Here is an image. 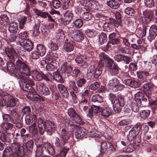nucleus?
<instances>
[{
	"instance_id": "f704fd0d",
	"label": "nucleus",
	"mask_w": 157,
	"mask_h": 157,
	"mask_svg": "<svg viewBox=\"0 0 157 157\" xmlns=\"http://www.w3.org/2000/svg\"><path fill=\"white\" fill-rule=\"evenodd\" d=\"M14 84L12 82H6L2 85V87L3 90L5 91L8 90L11 91L13 90Z\"/></svg>"
},
{
	"instance_id": "4468645a",
	"label": "nucleus",
	"mask_w": 157,
	"mask_h": 157,
	"mask_svg": "<svg viewBox=\"0 0 157 157\" xmlns=\"http://www.w3.org/2000/svg\"><path fill=\"white\" fill-rule=\"evenodd\" d=\"M137 77L140 83L144 82H148L150 81V74L149 72L146 71H140L137 72Z\"/></svg>"
},
{
	"instance_id": "a878e982",
	"label": "nucleus",
	"mask_w": 157,
	"mask_h": 157,
	"mask_svg": "<svg viewBox=\"0 0 157 157\" xmlns=\"http://www.w3.org/2000/svg\"><path fill=\"white\" fill-rule=\"evenodd\" d=\"M122 3L121 0H112L107 2V5L113 9L118 8Z\"/></svg>"
},
{
	"instance_id": "8fccbe9b",
	"label": "nucleus",
	"mask_w": 157,
	"mask_h": 157,
	"mask_svg": "<svg viewBox=\"0 0 157 157\" xmlns=\"http://www.w3.org/2000/svg\"><path fill=\"white\" fill-rule=\"evenodd\" d=\"M141 127V124L140 123H137L132 127L131 130L138 135L140 132Z\"/></svg>"
},
{
	"instance_id": "4d7b16f0",
	"label": "nucleus",
	"mask_w": 157,
	"mask_h": 157,
	"mask_svg": "<svg viewBox=\"0 0 157 157\" xmlns=\"http://www.w3.org/2000/svg\"><path fill=\"white\" fill-rule=\"evenodd\" d=\"M139 105L136 102L133 101L131 103V108L132 111L135 113H137L139 110Z\"/></svg>"
},
{
	"instance_id": "f03ea898",
	"label": "nucleus",
	"mask_w": 157,
	"mask_h": 157,
	"mask_svg": "<svg viewBox=\"0 0 157 157\" xmlns=\"http://www.w3.org/2000/svg\"><path fill=\"white\" fill-rule=\"evenodd\" d=\"M144 92L139 91L135 94L134 100L140 105H149L152 104V100L154 98V93L152 84L147 82L143 85Z\"/></svg>"
},
{
	"instance_id": "ddd939ff",
	"label": "nucleus",
	"mask_w": 157,
	"mask_h": 157,
	"mask_svg": "<svg viewBox=\"0 0 157 157\" xmlns=\"http://www.w3.org/2000/svg\"><path fill=\"white\" fill-rule=\"evenodd\" d=\"M107 85L115 89V90L117 91L122 90L125 87L124 85L121 83L119 80L116 77H114L109 80Z\"/></svg>"
},
{
	"instance_id": "20e7f679",
	"label": "nucleus",
	"mask_w": 157,
	"mask_h": 157,
	"mask_svg": "<svg viewBox=\"0 0 157 157\" xmlns=\"http://www.w3.org/2000/svg\"><path fill=\"white\" fill-rule=\"evenodd\" d=\"M5 52L8 57L9 61L6 64V67L8 71L14 74L15 76L17 75V72L18 71L17 70L16 67L15 63L17 59V54L14 49L12 47H7L5 49Z\"/></svg>"
},
{
	"instance_id": "a18cd8bd",
	"label": "nucleus",
	"mask_w": 157,
	"mask_h": 157,
	"mask_svg": "<svg viewBox=\"0 0 157 157\" xmlns=\"http://www.w3.org/2000/svg\"><path fill=\"white\" fill-rule=\"evenodd\" d=\"M137 136L135 132L131 130L127 135V141L129 142H132L135 139Z\"/></svg>"
},
{
	"instance_id": "58836bf2",
	"label": "nucleus",
	"mask_w": 157,
	"mask_h": 157,
	"mask_svg": "<svg viewBox=\"0 0 157 157\" xmlns=\"http://www.w3.org/2000/svg\"><path fill=\"white\" fill-rule=\"evenodd\" d=\"M119 42V40H110L108 42L107 44L102 48V49L103 51L106 52L108 50L109 47L111 46L110 44H112V45H117Z\"/></svg>"
},
{
	"instance_id": "a19ab883",
	"label": "nucleus",
	"mask_w": 157,
	"mask_h": 157,
	"mask_svg": "<svg viewBox=\"0 0 157 157\" xmlns=\"http://www.w3.org/2000/svg\"><path fill=\"white\" fill-rule=\"evenodd\" d=\"M25 148L26 151L31 153L33 150L34 144L33 141L32 140H30L25 142Z\"/></svg>"
},
{
	"instance_id": "49530a36",
	"label": "nucleus",
	"mask_w": 157,
	"mask_h": 157,
	"mask_svg": "<svg viewBox=\"0 0 157 157\" xmlns=\"http://www.w3.org/2000/svg\"><path fill=\"white\" fill-rule=\"evenodd\" d=\"M31 93L30 94H28L27 97L29 99L33 101H39L40 100V96L36 94V91L35 93Z\"/></svg>"
},
{
	"instance_id": "680f3d73",
	"label": "nucleus",
	"mask_w": 157,
	"mask_h": 157,
	"mask_svg": "<svg viewBox=\"0 0 157 157\" xmlns=\"http://www.w3.org/2000/svg\"><path fill=\"white\" fill-rule=\"evenodd\" d=\"M85 33L89 38H92L95 36V32L93 30L87 29L85 30Z\"/></svg>"
},
{
	"instance_id": "c85d7f7f",
	"label": "nucleus",
	"mask_w": 157,
	"mask_h": 157,
	"mask_svg": "<svg viewBox=\"0 0 157 157\" xmlns=\"http://www.w3.org/2000/svg\"><path fill=\"white\" fill-rule=\"evenodd\" d=\"M61 69L65 73L69 74L72 72L73 67L68 65L67 62H65L61 65Z\"/></svg>"
},
{
	"instance_id": "0eeeda50",
	"label": "nucleus",
	"mask_w": 157,
	"mask_h": 157,
	"mask_svg": "<svg viewBox=\"0 0 157 157\" xmlns=\"http://www.w3.org/2000/svg\"><path fill=\"white\" fill-rule=\"evenodd\" d=\"M16 65L17 68V75L20 72L26 76L31 75V72L29 67L26 63L19 59H17L16 61Z\"/></svg>"
},
{
	"instance_id": "412c9836",
	"label": "nucleus",
	"mask_w": 157,
	"mask_h": 157,
	"mask_svg": "<svg viewBox=\"0 0 157 157\" xmlns=\"http://www.w3.org/2000/svg\"><path fill=\"white\" fill-rule=\"evenodd\" d=\"M100 62V60L99 61L98 67L95 68L94 65L92 66V70L93 71V78H98L101 76L102 72V68L104 67L99 66Z\"/></svg>"
},
{
	"instance_id": "774afa93",
	"label": "nucleus",
	"mask_w": 157,
	"mask_h": 157,
	"mask_svg": "<svg viewBox=\"0 0 157 157\" xmlns=\"http://www.w3.org/2000/svg\"><path fill=\"white\" fill-rule=\"evenodd\" d=\"M72 73L73 76L76 78H80V76L82 74L81 71L77 68H75L73 70H72Z\"/></svg>"
},
{
	"instance_id": "39448f33",
	"label": "nucleus",
	"mask_w": 157,
	"mask_h": 157,
	"mask_svg": "<svg viewBox=\"0 0 157 157\" xmlns=\"http://www.w3.org/2000/svg\"><path fill=\"white\" fill-rule=\"evenodd\" d=\"M35 144L37 149L35 157H41V155L44 154L45 151L51 155H53L55 153V149L52 145L49 142H43L42 138H36Z\"/></svg>"
},
{
	"instance_id": "dca6fc26",
	"label": "nucleus",
	"mask_w": 157,
	"mask_h": 157,
	"mask_svg": "<svg viewBox=\"0 0 157 157\" xmlns=\"http://www.w3.org/2000/svg\"><path fill=\"white\" fill-rule=\"evenodd\" d=\"M37 120L36 115L35 114L33 113L30 115H26L25 116L26 124L28 125H31L29 127H35L36 125Z\"/></svg>"
},
{
	"instance_id": "7c9ffc66",
	"label": "nucleus",
	"mask_w": 157,
	"mask_h": 157,
	"mask_svg": "<svg viewBox=\"0 0 157 157\" xmlns=\"http://www.w3.org/2000/svg\"><path fill=\"white\" fill-rule=\"evenodd\" d=\"M89 136L90 137L100 138L102 136V133L98 130L92 129L89 132Z\"/></svg>"
},
{
	"instance_id": "2eb2a0df",
	"label": "nucleus",
	"mask_w": 157,
	"mask_h": 157,
	"mask_svg": "<svg viewBox=\"0 0 157 157\" xmlns=\"http://www.w3.org/2000/svg\"><path fill=\"white\" fill-rule=\"evenodd\" d=\"M36 87L39 93L41 94L47 96L50 94V91L44 83L40 82L37 83L36 84Z\"/></svg>"
},
{
	"instance_id": "393cba45",
	"label": "nucleus",
	"mask_w": 157,
	"mask_h": 157,
	"mask_svg": "<svg viewBox=\"0 0 157 157\" xmlns=\"http://www.w3.org/2000/svg\"><path fill=\"white\" fill-rule=\"evenodd\" d=\"M87 134L86 130L83 128L78 129L75 131V136L76 138L81 139L84 137Z\"/></svg>"
},
{
	"instance_id": "603ef678",
	"label": "nucleus",
	"mask_w": 157,
	"mask_h": 157,
	"mask_svg": "<svg viewBox=\"0 0 157 157\" xmlns=\"http://www.w3.org/2000/svg\"><path fill=\"white\" fill-rule=\"evenodd\" d=\"M75 83L78 88H81L85 85L86 80L84 78H80L76 80Z\"/></svg>"
},
{
	"instance_id": "bf43d9fd",
	"label": "nucleus",
	"mask_w": 157,
	"mask_h": 157,
	"mask_svg": "<svg viewBox=\"0 0 157 157\" xmlns=\"http://www.w3.org/2000/svg\"><path fill=\"white\" fill-rule=\"evenodd\" d=\"M72 5L70 0H64L62 8L63 10H65Z\"/></svg>"
},
{
	"instance_id": "09e8293b",
	"label": "nucleus",
	"mask_w": 157,
	"mask_h": 157,
	"mask_svg": "<svg viewBox=\"0 0 157 157\" xmlns=\"http://www.w3.org/2000/svg\"><path fill=\"white\" fill-rule=\"evenodd\" d=\"M131 46L134 49H140V51L142 52H144L146 51L147 48V44H144V46H141L140 47L139 45H137L136 44H132Z\"/></svg>"
},
{
	"instance_id": "b1692460",
	"label": "nucleus",
	"mask_w": 157,
	"mask_h": 157,
	"mask_svg": "<svg viewBox=\"0 0 157 157\" xmlns=\"http://www.w3.org/2000/svg\"><path fill=\"white\" fill-rule=\"evenodd\" d=\"M68 40H66L63 45V48L65 51L70 52L73 50L75 43L72 40L69 41Z\"/></svg>"
},
{
	"instance_id": "473e14b6",
	"label": "nucleus",
	"mask_w": 157,
	"mask_h": 157,
	"mask_svg": "<svg viewBox=\"0 0 157 157\" xmlns=\"http://www.w3.org/2000/svg\"><path fill=\"white\" fill-rule=\"evenodd\" d=\"M112 110L109 107H106L101 109V114L104 118L109 117L112 114Z\"/></svg>"
},
{
	"instance_id": "9b49d317",
	"label": "nucleus",
	"mask_w": 157,
	"mask_h": 157,
	"mask_svg": "<svg viewBox=\"0 0 157 157\" xmlns=\"http://www.w3.org/2000/svg\"><path fill=\"white\" fill-rule=\"evenodd\" d=\"M125 99L124 96L121 94H117L116 103L113 105V109L114 111L116 113H120L122 107L125 105Z\"/></svg>"
},
{
	"instance_id": "79ce46f5",
	"label": "nucleus",
	"mask_w": 157,
	"mask_h": 157,
	"mask_svg": "<svg viewBox=\"0 0 157 157\" xmlns=\"http://www.w3.org/2000/svg\"><path fill=\"white\" fill-rule=\"evenodd\" d=\"M151 111L149 109L143 110L140 112L141 118L144 120L150 116Z\"/></svg>"
},
{
	"instance_id": "cd10ccee",
	"label": "nucleus",
	"mask_w": 157,
	"mask_h": 157,
	"mask_svg": "<svg viewBox=\"0 0 157 157\" xmlns=\"http://www.w3.org/2000/svg\"><path fill=\"white\" fill-rule=\"evenodd\" d=\"M143 140L148 142L153 143L155 141V137L153 133L151 132H147L144 135Z\"/></svg>"
},
{
	"instance_id": "7ed1b4c3",
	"label": "nucleus",
	"mask_w": 157,
	"mask_h": 157,
	"mask_svg": "<svg viewBox=\"0 0 157 157\" xmlns=\"http://www.w3.org/2000/svg\"><path fill=\"white\" fill-rule=\"evenodd\" d=\"M99 56L100 59L99 66L105 67L111 75L117 76L121 69L114 60L104 52L100 53Z\"/></svg>"
},
{
	"instance_id": "c756f323",
	"label": "nucleus",
	"mask_w": 157,
	"mask_h": 157,
	"mask_svg": "<svg viewBox=\"0 0 157 157\" xmlns=\"http://www.w3.org/2000/svg\"><path fill=\"white\" fill-rule=\"evenodd\" d=\"M124 83L132 88H136L139 86L137 81L130 78L125 79Z\"/></svg>"
},
{
	"instance_id": "3c124183",
	"label": "nucleus",
	"mask_w": 157,
	"mask_h": 157,
	"mask_svg": "<svg viewBox=\"0 0 157 157\" xmlns=\"http://www.w3.org/2000/svg\"><path fill=\"white\" fill-rule=\"evenodd\" d=\"M117 95L114 94L112 93H109L108 95V98L111 103V104L113 105L116 103V101L117 98Z\"/></svg>"
},
{
	"instance_id": "0e129e2a",
	"label": "nucleus",
	"mask_w": 157,
	"mask_h": 157,
	"mask_svg": "<svg viewBox=\"0 0 157 157\" xmlns=\"http://www.w3.org/2000/svg\"><path fill=\"white\" fill-rule=\"evenodd\" d=\"M82 17L85 20L88 21L92 18V15L88 12H84L82 15Z\"/></svg>"
},
{
	"instance_id": "13d9d810",
	"label": "nucleus",
	"mask_w": 157,
	"mask_h": 157,
	"mask_svg": "<svg viewBox=\"0 0 157 157\" xmlns=\"http://www.w3.org/2000/svg\"><path fill=\"white\" fill-rule=\"evenodd\" d=\"M152 20H153V19L148 18H144L143 20V28L147 29V27H149L150 25V23Z\"/></svg>"
},
{
	"instance_id": "4be33fe9",
	"label": "nucleus",
	"mask_w": 157,
	"mask_h": 157,
	"mask_svg": "<svg viewBox=\"0 0 157 157\" xmlns=\"http://www.w3.org/2000/svg\"><path fill=\"white\" fill-rule=\"evenodd\" d=\"M65 127H67L68 130L69 129L70 132H72L76 129L78 125L73 124L72 121L70 119H65Z\"/></svg>"
},
{
	"instance_id": "6e6d98bb",
	"label": "nucleus",
	"mask_w": 157,
	"mask_h": 157,
	"mask_svg": "<svg viewBox=\"0 0 157 157\" xmlns=\"http://www.w3.org/2000/svg\"><path fill=\"white\" fill-rule=\"evenodd\" d=\"M125 13L130 16H134L136 11L132 7H128L124 10Z\"/></svg>"
},
{
	"instance_id": "e2e57ef3",
	"label": "nucleus",
	"mask_w": 157,
	"mask_h": 157,
	"mask_svg": "<svg viewBox=\"0 0 157 157\" xmlns=\"http://www.w3.org/2000/svg\"><path fill=\"white\" fill-rule=\"evenodd\" d=\"M65 36L63 31L62 29H59L56 35L57 39H63L65 38Z\"/></svg>"
},
{
	"instance_id": "69168bd1",
	"label": "nucleus",
	"mask_w": 157,
	"mask_h": 157,
	"mask_svg": "<svg viewBox=\"0 0 157 157\" xmlns=\"http://www.w3.org/2000/svg\"><path fill=\"white\" fill-rule=\"evenodd\" d=\"M48 47L52 50H56L58 49V46L56 43H54L50 41L48 44Z\"/></svg>"
},
{
	"instance_id": "f8f14e48",
	"label": "nucleus",
	"mask_w": 157,
	"mask_h": 157,
	"mask_svg": "<svg viewBox=\"0 0 157 157\" xmlns=\"http://www.w3.org/2000/svg\"><path fill=\"white\" fill-rule=\"evenodd\" d=\"M67 89L70 95L73 100H75L77 98L76 94L79 92L80 90L76 86L75 82L74 80L70 81L69 83Z\"/></svg>"
},
{
	"instance_id": "c9c22d12",
	"label": "nucleus",
	"mask_w": 157,
	"mask_h": 157,
	"mask_svg": "<svg viewBox=\"0 0 157 157\" xmlns=\"http://www.w3.org/2000/svg\"><path fill=\"white\" fill-rule=\"evenodd\" d=\"M13 153V151H12L11 146L7 147L3 151L2 155L4 157H12Z\"/></svg>"
},
{
	"instance_id": "5701e85b",
	"label": "nucleus",
	"mask_w": 157,
	"mask_h": 157,
	"mask_svg": "<svg viewBox=\"0 0 157 157\" xmlns=\"http://www.w3.org/2000/svg\"><path fill=\"white\" fill-rule=\"evenodd\" d=\"M18 30V27L17 23L13 22L9 24L8 30L10 33H13V35L12 37L13 39H15L16 38V34Z\"/></svg>"
},
{
	"instance_id": "6e6552de",
	"label": "nucleus",
	"mask_w": 157,
	"mask_h": 157,
	"mask_svg": "<svg viewBox=\"0 0 157 157\" xmlns=\"http://www.w3.org/2000/svg\"><path fill=\"white\" fill-rule=\"evenodd\" d=\"M116 148L113 144L109 141H103L101 143L100 151L101 154L110 155L115 152Z\"/></svg>"
},
{
	"instance_id": "4c0bfd02",
	"label": "nucleus",
	"mask_w": 157,
	"mask_h": 157,
	"mask_svg": "<svg viewBox=\"0 0 157 157\" xmlns=\"http://www.w3.org/2000/svg\"><path fill=\"white\" fill-rule=\"evenodd\" d=\"M103 97L99 94L93 95L91 98L92 102L96 103H101L103 102Z\"/></svg>"
},
{
	"instance_id": "6ab92c4d",
	"label": "nucleus",
	"mask_w": 157,
	"mask_h": 157,
	"mask_svg": "<svg viewBox=\"0 0 157 157\" xmlns=\"http://www.w3.org/2000/svg\"><path fill=\"white\" fill-rule=\"evenodd\" d=\"M17 44L23 46L28 52L31 51L33 47V44L31 40H24L23 41H17Z\"/></svg>"
},
{
	"instance_id": "338daca9",
	"label": "nucleus",
	"mask_w": 157,
	"mask_h": 157,
	"mask_svg": "<svg viewBox=\"0 0 157 157\" xmlns=\"http://www.w3.org/2000/svg\"><path fill=\"white\" fill-rule=\"evenodd\" d=\"M41 75L42 80L44 79L46 81H49L50 78L52 79L53 76L50 73H48L46 74H44L41 72Z\"/></svg>"
},
{
	"instance_id": "aec40b11",
	"label": "nucleus",
	"mask_w": 157,
	"mask_h": 157,
	"mask_svg": "<svg viewBox=\"0 0 157 157\" xmlns=\"http://www.w3.org/2000/svg\"><path fill=\"white\" fill-rule=\"evenodd\" d=\"M71 37L72 39H83L84 35L83 33L78 30H71L70 33Z\"/></svg>"
},
{
	"instance_id": "2f4dec72",
	"label": "nucleus",
	"mask_w": 157,
	"mask_h": 157,
	"mask_svg": "<svg viewBox=\"0 0 157 157\" xmlns=\"http://www.w3.org/2000/svg\"><path fill=\"white\" fill-rule=\"evenodd\" d=\"M16 108L12 109L10 113V121L12 123H15L19 119L18 118V115L17 113Z\"/></svg>"
},
{
	"instance_id": "a211bd4d",
	"label": "nucleus",
	"mask_w": 157,
	"mask_h": 157,
	"mask_svg": "<svg viewBox=\"0 0 157 157\" xmlns=\"http://www.w3.org/2000/svg\"><path fill=\"white\" fill-rule=\"evenodd\" d=\"M4 98L6 101V105L8 107H13L16 105L15 98L10 94L7 93H4Z\"/></svg>"
},
{
	"instance_id": "423d86ee",
	"label": "nucleus",
	"mask_w": 157,
	"mask_h": 157,
	"mask_svg": "<svg viewBox=\"0 0 157 157\" xmlns=\"http://www.w3.org/2000/svg\"><path fill=\"white\" fill-rule=\"evenodd\" d=\"M16 77L22 80L18 82L21 89L29 92H35V90L33 87L34 85V83L32 79L28 77L23 76L22 75H19V74L16 75Z\"/></svg>"
},
{
	"instance_id": "37998d69",
	"label": "nucleus",
	"mask_w": 157,
	"mask_h": 157,
	"mask_svg": "<svg viewBox=\"0 0 157 157\" xmlns=\"http://www.w3.org/2000/svg\"><path fill=\"white\" fill-rule=\"evenodd\" d=\"M52 78L57 82L61 83H63V78L60 73L58 71L55 72L53 73V76Z\"/></svg>"
},
{
	"instance_id": "1a4fd4ad",
	"label": "nucleus",
	"mask_w": 157,
	"mask_h": 157,
	"mask_svg": "<svg viewBox=\"0 0 157 157\" xmlns=\"http://www.w3.org/2000/svg\"><path fill=\"white\" fill-rule=\"evenodd\" d=\"M13 151L12 157H28L24 154V148L23 146L17 142H14L11 144Z\"/></svg>"
},
{
	"instance_id": "9d476101",
	"label": "nucleus",
	"mask_w": 157,
	"mask_h": 157,
	"mask_svg": "<svg viewBox=\"0 0 157 157\" xmlns=\"http://www.w3.org/2000/svg\"><path fill=\"white\" fill-rule=\"evenodd\" d=\"M67 113L71 119L75 123L83 125L85 122L81 116L73 108H69L67 110Z\"/></svg>"
},
{
	"instance_id": "f257e3e1",
	"label": "nucleus",
	"mask_w": 157,
	"mask_h": 157,
	"mask_svg": "<svg viewBox=\"0 0 157 157\" xmlns=\"http://www.w3.org/2000/svg\"><path fill=\"white\" fill-rule=\"evenodd\" d=\"M71 135L67 127H64L61 130V139L57 137L55 138L53 145L58 153L54 157H66L71 147V145L69 141Z\"/></svg>"
},
{
	"instance_id": "ea45409f",
	"label": "nucleus",
	"mask_w": 157,
	"mask_h": 157,
	"mask_svg": "<svg viewBox=\"0 0 157 157\" xmlns=\"http://www.w3.org/2000/svg\"><path fill=\"white\" fill-rule=\"evenodd\" d=\"M143 15L144 18H148L150 19H154L153 11L151 10H146L143 12Z\"/></svg>"
},
{
	"instance_id": "72a5a7b5",
	"label": "nucleus",
	"mask_w": 157,
	"mask_h": 157,
	"mask_svg": "<svg viewBox=\"0 0 157 157\" xmlns=\"http://www.w3.org/2000/svg\"><path fill=\"white\" fill-rule=\"evenodd\" d=\"M31 72V75L33 79L37 81L42 80L41 72H39L36 70H32Z\"/></svg>"
},
{
	"instance_id": "c03bdc74",
	"label": "nucleus",
	"mask_w": 157,
	"mask_h": 157,
	"mask_svg": "<svg viewBox=\"0 0 157 157\" xmlns=\"http://www.w3.org/2000/svg\"><path fill=\"white\" fill-rule=\"evenodd\" d=\"M33 11L36 15L44 18H47L48 14L47 12H43L36 9H33Z\"/></svg>"
},
{
	"instance_id": "de8ad7c7",
	"label": "nucleus",
	"mask_w": 157,
	"mask_h": 157,
	"mask_svg": "<svg viewBox=\"0 0 157 157\" xmlns=\"http://www.w3.org/2000/svg\"><path fill=\"white\" fill-rule=\"evenodd\" d=\"M103 28L104 31L109 32L113 30L114 25L109 24L108 22H106L104 24Z\"/></svg>"
},
{
	"instance_id": "5fc2aeb1",
	"label": "nucleus",
	"mask_w": 157,
	"mask_h": 157,
	"mask_svg": "<svg viewBox=\"0 0 157 157\" xmlns=\"http://www.w3.org/2000/svg\"><path fill=\"white\" fill-rule=\"evenodd\" d=\"M151 61L152 65H151V68L152 70H155L157 67V54L154 55L153 56Z\"/></svg>"
},
{
	"instance_id": "f3484780",
	"label": "nucleus",
	"mask_w": 157,
	"mask_h": 157,
	"mask_svg": "<svg viewBox=\"0 0 157 157\" xmlns=\"http://www.w3.org/2000/svg\"><path fill=\"white\" fill-rule=\"evenodd\" d=\"M101 108L100 106L92 105L89 109L88 112L87 113L86 115L88 117L91 119L94 117V115L101 113Z\"/></svg>"
},
{
	"instance_id": "052dcab7",
	"label": "nucleus",
	"mask_w": 157,
	"mask_h": 157,
	"mask_svg": "<svg viewBox=\"0 0 157 157\" xmlns=\"http://www.w3.org/2000/svg\"><path fill=\"white\" fill-rule=\"evenodd\" d=\"M13 127V125L12 124L8 122L3 123L2 124V127L6 131L11 130Z\"/></svg>"
},
{
	"instance_id": "bb28decb",
	"label": "nucleus",
	"mask_w": 157,
	"mask_h": 157,
	"mask_svg": "<svg viewBox=\"0 0 157 157\" xmlns=\"http://www.w3.org/2000/svg\"><path fill=\"white\" fill-rule=\"evenodd\" d=\"M73 15L71 11L69 10L66 11L64 14V24H68L72 20Z\"/></svg>"
},
{
	"instance_id": "864d4df0",
	"label": "nucleus",
	"mask_w": 157,
	"mask_h": 157,
	"mask_svg": "<svg viewBox=\"0 0 157 157\" xmlns=\"http://www.w3.org/2000/svg\"><path fill=\"white\" fill-rule=\"evenodd\" d=\"M73 26L77 28H81L83 25V22L82 19L79 18L75 20L73 22Z\"/></svg>"
},
{
	"instance_id": "e433bc0d",
	"label": "nucleus",
	"mask_w": 157,
	"mask_h": 157,
	"mask_svg": "<svg viewBox=\"0 0 157 157\" xmlns=\"http://www.w3.org/2000/svg\"><path fill=\"white\" fill-rule=\"evenodd\" d=\"M36 49L39 53V55H40V56H43L46 52L45 47L41 44L37 45Z\"/></svg>"
}]
</instances>
